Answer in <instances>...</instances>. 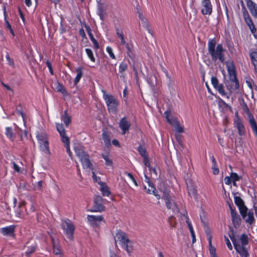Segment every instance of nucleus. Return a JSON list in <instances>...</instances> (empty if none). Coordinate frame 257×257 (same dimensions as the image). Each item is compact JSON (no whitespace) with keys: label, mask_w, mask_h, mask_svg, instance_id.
<instances>
[{"label":"nucleus","mask_w":257,"mask_h":257,"mask_svg":"<svg viewBox=\"0 0 257 257\" xmlns=\"http://www.w3.org/2000/svg\"><path fill=\"white\" fill-rule=\"evenodd\" d=\"M228 235L231 239L235 249L241 257H249L248 249L249 248L248 244V237L244 233L240 236L234 234L233 229L230 227Z\"/></svg>","instance_id":"1"},{"label":"nucleus","mask_w":257,"mask_h":257,"mask_svg":"<svg viewBox=\"0 0 257 257\" xmlns=\"http://www.w3.org/2000/svg\"><path fill=\"white\" fill-rule=\"evenodd\" d=\"M216 41L215 39L210 40L208 42V53L211 56L213 61H216L218 59L220 62L224 63L225 57L224 53L225 50L222 44H218L215 49Z\"/></svg>","instance_id":"2"},{"label":"nucleus","mask_w":257,"mask_h":257,"mask_svg":"<svg viewBox=\"0 0 257 257\" xmlns=\"http://www.w3.org/2000/svg\"><path fill=\"white\" fill-rule=\"evenodd\" d=\"M74 151L79 158L84 168H91L92 164L91 163L89 155L81 147H75Z\"/></svg>","instance_id":"3"},{"label":"nucleus","mask_w":257,"mask_h":257,"mask_svg":"<svg viewBox=\"0 0 257 257\" xmlns=\"http://www.w3.org/2000/svg\"><path fill=\"white\" fill-rule=\"evenodd\" d=\"M103 98L106 103L109 112L116 113L118 105L117 99L111 94H103Z\"/></svg>","instance_id":"4"},{"label":"nucleus","mask_w":257,"mask_h":257,"mask_svg":"<svg viewBox=\"0 0 257 257\" xmlns=\"http://www.w3.org/2000/svg\"><path fill=\"white\" fill-rule=\"evenodd\" d=\"M241 7H242V11L243 17L244 20V21L247 26L249 27L251 32L253 34L254 36L255 37V33L256 31V29L255 27L253 24V22L252 20V19L249 15L247 10H246L245 5L243 2L241 1Z\"/></svg>","instance_id":"5"},{"label":"nucleus","mask_w":257,"mask_h":257,"mask_svg":"<svg viewBox=\"0 0 257 257\" xmlns=\"http://www.w3.org/2000/svg\"><path fill=\"white\" fill-rule=\"evenodd\" d=\"M37 138L42 151L49 153V142L47 135L45 133H38Z\"/></svg>","instance_id":"6"},{"label":"nucleus","mask_w":257,"mask_h":257,"mask_svg":"<svg viewBox=\"0 0 257 257\" xmlns=\"http://www.w3.org/2000/svg\"><path fill=\"white\" fill-rule=\"evenodd\" d=\"M105 200L103 199L100 195L95 196L94 198L93 209L91 212H102L105 209L104 206Z\"/></svg>","instance_id":"7"},{"label":"nucleus","mask_w":257,"mask_h":257,"mask_svg":"<svg viewBox=\"0 0 257 257\" xmlns=\"http://www.w3.org/2000/svg\"><path fill=\"white\" fill-rule=\"evenodd\" d=\"M62 227L68 238L72 241L75 228L74 225L70 221H65L62 223Z\"/></svg>","instance_id":"8"},{"label":"nucleus","mask_w":257,"mask_h":257,"mask_svg":"<svg viewBox=\"0 0 257 257\" xmlns=\"http://www.w3.org/2000/svg\"><path fill=\"white\" fill-rule=\"evenodd\" d=\"M211 83L213 87L222 96H225L227 98H229V96L227 95V93L224 89V86L222 84H219L217 77L212 76L211 77Z\"/></svg>","instance_id":"9"},{"label":"nucleus","mask_w":257,"mask_h":257,"mask_svg":"<svg viewBox=\"0 0 257 257\" xmlns=\"http://www.w3.org/2000/svg\"><path fill=\"white\" fill-rule=\"evenodd\" d=\"M201 13L203 15H210L212 11V6L210 0H202L201 5Z\"/></svg>","instance_id":"10"},{"label":"nucleus","mask_w":257,"mask_h":257,"mask_svg":"<svg viewBox=\"0 0 257 257\" xmlns=\"http://www.w3.org/2000/svg\"><path fill=\"white\" fill-rule=\"evenodd\" d=\"M25 248L26 249V255L27 257H30L31 254L36 251L37 245L34 241H29L26 243Z\"/></svg>","instance_id":"11"},{"label":"nucleus","mask_w":257,"mask_h":257,"mask_svg":"<svg viewBox=\"0 0 257 257\" xmlns=\"http://www.w3.org/2000/svg\"><path fill=\"white\" fill-rule=\"evenodd\" d=\"M87 220L89 224L93 226H97L99 225L100 222L104 221V218L102 215H87Z\"/></svg>","instance_id":"12"},{"label":"nucleus","mask_w":257,"mask_h":257,"mask_svg":"<svg viewBox=\"0 0 257 257\" xmlns=\"http://www.w3.org/2000/svg\"><path fill=\"white\" fill-rule=\"evenodd\" d=\"M247 8L248 9L251 15L257 19V4L254 3L252 0H245Z\"/></svg>","instance_id":"13"},{"label":"nucleus","mask_w":257,"mask_h":257,"mask_svg":"<svg viewBox=\"0 0 257 257\" xmlns=\"http://www.w3.org/2000/svg\"><path fill=\"white\" fill-rule=\"evenodd\" d=\"M115 237L117 238V239L115 238V244L116 247L117 246L116 243L117 241H120L121 244H122L123 242H125V241H128V238L127 237L126 234L120 230L117 231V232L116 233Z\"/></svg>","instance_id":"14"},{"label":"nucleus","mask_w":257,"mask_h":257,"mask_svg":"<svg viewBox=\"0 0 257 257\" xmlns=\"http://www.w3.org/2000/svg\"><path fill=\"white\" fill-rule=\"evenodd\" d=\"M186 185L189 195L191 197L196 198L197 195V190L195 189L192 181L189 180L186 182Z\"/></svg>","instance_id":"15"},{"label":"nucleus","mask_w":257,"mask_h":257,"mask_svg":"<svg viewBox=\"0 0 257 257\" xmlns=\"http://www.w3.org/2000/svg\"><path fill=\"white\" fill-rule=\"evenodd\" d=\"M235 127L238 130V134L242 136L245 135V128L241 120L238 118L234 122Z\"/></svg>","instance_id":"16"},{"label":"nucleus","mask_w":257,"mask_h":257,"mask_svg":"<svg viewBox=\"0 0 257 257\" xmlns=\"http://www.w3.org/2000/svg\"><path fill=\"white\" fill-rule=\"evenodd\" d=\"M119 126L122 131V134L124 135L129 130L131 124L125 117H123L120 120Z\"/></svg>","instance_id":"17"},{"label":"nucleus","mask_w":257,"mask_h":257,"mask_svg":"<svg viewBox=\"0 0 257 257\" xmlns=\"http://www.w3.org/2000/svg\"><path fill=\"white\" fill-rule=\"evenodd\" d=\"M227 67L229 79H235L236 77V73L233 62L227 64Z\"/></svg>","instance_id":"18"},{"label":"nucleus","mask_w":257,"mask_h":257,"mask_svg":"<svg viewBox=\"0 0 257 257\" xmlns=\"http://www.w3.org/2000/svg\"><path fill=\"white\" fill-rule=\"evenodd\" d=\"M15 226L11 225L1 229V232L4 235H14Z\"/></svg>","instance_id":"19"},{"label":"nucleus","mask_w":257,"mask_h":257,"mask_svg":"<svg viewBox=\"0 0 257 257\" xmlns=\"http://www.w3.org/2000/svg\"><path fill=\"white\" fill-rule=\"evenodd\" d=\"M85 28L86 29V31L87 32L88 35L90 40L94 44V48L96 49H99V46L98 43L95 40V39L94 38L92 34L91 33V29L90 27L88 26L85 25Z\"/></svg>","instance_id":"20"},{"label":"nucleus","mask_w":257,"mask_h":257,"mask_svg":"<svg viewBox=\"0 0 257 257\" xmlns=\"http://www.w3.org/2000/svg\"><path fill=\"white\" fill-rule=\"evenodd\" d=\"M125 250L127 251L129 255H131V252L134 249L132 242L128 239V241H125L122 244Z\"/></svg>","instance_id":"21"},{"label":"nucleus","mask_w":257,"mask_h":257,"mask_svg":"<svg viewBox=\"0 0 257 257\" xmlns=\"http://www.w3.org/2000/svg\"><path fill=\"white\" fill-rule=\"evenodd\" d=\"M102 137L104 143L105 147L106 148H109L111 146V143L108 132L103 131L102 134Z\"/></svg>","instance_id":"22"},{"label":"nucleus","mask_w":257,"mask_h":257,"mask_svg":"<svg viewBox=\"0 0 257 257\" xmlns=\"http://www.w3.org/2000/svg\"><path fill=\"white\" fill-rule=\"evenodd\" d=\"M230 88L229 89L230 93H232V89H239V84L237 77L235 79H229Z\"/></svg>","instance_id":"23"},{"label":"nucleus","mask_w":257,"mask_h":257,"mask_svg":"<svg viewBox=\"0 0 257 257\" xmlns=\"http://www.w3.org/2000/svg\"><path fill=\"white\" fill-rule=\"evenodd\" d=\"M25 202L21 203L19 205V209L16 212V215L20 218H24L25 216L24 210H25Z\"/></svg>","instance_id":"24"},{"label":"nucleus","mask_w":257,"mask_h":257,"mask_svg":"<svg viewBox=\"0 0 257 257\" xmlns=\"http://www.w3.org/2000/svg\"><path fill=\"white\" fill-rule=\"evenodd\" d=\"M115 31L118 38H120L121 40V44L122 45H126V42L124 39V36L121 30L119 29L118 27H115Z\"/></svg>","instance_id":"25"},{"label":"nucleus","mask_w":257,"mask_h":257,"mask_svg":"<svg viewBox=\"0 0 257 257\" xmlns=\"http://www.w3.org/2000/svg\"><path fill=\"white\" fill-rule=\"evenodd\" d=\"M62 120L66 126H68L71 122V117L69 116L67 113V110L64 112V114L62 116Z\"/></svg>","instance_id":"26"},{"label":"nucleus","mask_w":257,"mask_h":257,"mask_svg":"<svg viewBox=\"0 0 257 257\" xmlns=\"http://www.w3.org/2000/svg\"><path fill=\"white\" fill-rule=\"evenodd\" d=\"M250 58L252 63L257 73V51H253L250 54Z\"/></svg>","instance_id":"27"},{"label":"nucleus","mask_w":257,"mask_h":257,"mask_svg":"<svg viewBox=\"0 0 257 257\" xmlns=\"http://www.w3.org/2000/svg\"><path fill=\"white\" fill-rule=\"evenodd\" d=\"M249 123L253 133L257 132V124L252 115L249 118Z\"/></svg>","instance_id":"28"},{"label":"nucleus","mask_w":257,"mask_h":257,"mask_svg":"<svg viewBox=\"0 0 257 257\" xmlns=\"http://www.w3.org/2000/svg\"><path fill=\"white\" fill-rule=\"evenodd\" d=\"M52 242L53 244V252L55 255H60L62 254V250L61 247L54 243V239L51 237Z\"/></svg>","instance_id":"29"},{"label":"nucleus","mask_w":257,"mask_h":257,"mask_svg":"<svg viewBox=\"0 0 257 257\" xmlns=\"http://www.w3.org/2000/svg\"><path fill=\"white\" fill-rule=\"evenodd\" d=\"M77 76L74 79V83L75 84H77L83 75L82 69L81 67H78L76 70Z\"/></svg>","instance_id":"30"},{"label":"nucleus","mask_w":257,"mask_h":257,"mask_svg":"<svg viewBox=\"0 0 257 257\" xmlns=\"http://www.w3.org/2000/svg\"><path fill=\"white\" fill-rule=\"evenodd\" d=\"M245 221L249 224H251L254 221L253 213L252 212L249 211L246 215V217L244 219Z\"/></svg>","instance_id":"31"},{"label":"nucleus","mask_w":257,"mask_h":257,"mask_svg":"<svg viewBox=\"0 0 257 257\" xmlns=\"http://www.w3.org/2000/svg\"><path fill=\"white\" fill-rule=\"evenodd\" d=\"M102 157L104 159L105 161V165L108 166H111L113 164V162L111 159L109 157V154L108 153L106 154H102Z\"/></svg>","instance_id":"32"},{"label":"nucleus","mask_w":257,"mask_h":257,"mask_svg":"<svg viewBox=\"0 0 257 257\" xmlns=\"http://www.w3.org/2000/svg\"><path fill=\"white\" fill-rule=\"evenodd\" d=\"M209 246L210 249L209 251L211 254V257H217L216 253V249L215 247H213L211 243V236H210L209 238Z\"/></svg>","instance_id":"33"},{"label":"nucleus","mask_w":257,"mask_h":257,"mask_svg":"<svg viewBox=\"0 0 257 257\" xmlns=\"http://www.w3.org/2000/svg\"><path fill=\"white\" fill-rule=\"evenodd\" d=\"M240 213L243 219H245L246 217L247 208L244 204L242 205L240 207H238Z\"/></svg>","instance_id":"34"},{"label":"nucleus","mask_w":257,"mask_h":257,"mask_svg":"<svg viewBox=\"0 0 257 257\" xmlns=\"http://www.w3.org/2000/svg\"><path fill=\"white\" fill-rule=\"evenodd\" d=\"M100 191L103 196H108L110 194L109 188L106 185H102L100 188Z\"/></svg>","instance_id":"35"},{"label":"nucleus","mask_w":257,"mask_h":257,"mask_svg":"<svg viewBox=\"0 0 257 257\" xmlns=\"http://www.w3.org/2000/svg\"><path fill=\"white\" fill-rule=\"evenodd\" d=\"M149 188H148V189L146 191L149 194L153 193L157 197V199H159L160 198V196L159 195H158L156 193V188L153 186V184L149 185Z\"/></svg>","instance_id":"36"},{"label":"nucleus","mask_w":257,"mask_h":257,"mask_svg":"<svg viewBox=\"0 0 257 257\" xmlns=\"http://www.w3.org/2000/svg\"><path fill=\"white\" fill-rule=\"evenodd\" d=\"M56 89L57 92H61L63 95H66L67 94L66 89L64 88V86L60 83H58L56 86Z\"/></svg>","instance_id":"37"},{"label":"nucleus","mask_w":257,"mask_h":257,"mask_svg":"<svg viewBox=\"0 0 257 257\" xmlns=\"http://www.w3.org/2000/svg\"><path fill=\"white\" fill-rule=\"evenodd\" d=\"M125 46H126V49H127L126 53H127V55L129 56V57L131 59H132V60L134 59L135 57V55L132 49L130 47V46L128 45V44H126L125 45Z\"/></svg>","instance_id":"38"},{"label":"nucleus","mask_w":257,"mask_h":257,"mask_svg":"<svg viewBox=\"0 0 257 257\" xmlns=\"http://www.w3.org/2000/svg\"><path fill=\"white\" fill-rule=\"evenodd\" d=\"M138 151L142 157L148 156L146 149L143 145L139 146Z\"/></svg>","instance_id":"39"},{"label":"nucleus","mask_w":257,"mask_h":257,"mask_svg":"<svg viewBox=\"0 0 257 257\" xmlns=\"http://www.w3.org/2000/svg\"><path fill=\"white\" fill-rule=\"evenodd\" d=\"M6 135L11 140H14L15 138V135L13 132L12 128L10 127H8L6 128Z\"/></svg>","instance_id":"40"},{"label":"nucleus","mask_w":257,"mask_h":257,"mask_svg":"<svg viewBox=\"0 0 257 257\" xmlns=\"http://www.w3.org/2000/svg\"><path fill=\"white\" fill-rule=\"evenodd\" d=\"M56 127L58 132L59 133L60 136L65 135V131L62 124H56Z\"/></svg>","instance_id":"41"},{"label":"nucleus","mask_w":257,"mask_h":257,"mask_svg":"<svg viewBox=\"0 0 257 257\" xmlns=\"http://www.w3.org/2000/svg\"><path fill=\"white\" fill-rule=\"evenodd\" d=\"M234 202L235 204L238 207H240L241 206H242V205L244 204L243 201L239 196H234Z\"/></svg>","instance_id":"42"},{"label":"nucleus","mask_w":257,"mask_h":257,"mask_svg":"<svg viewBox=\"0 0 257 257\" xmlns=\"http://www.w3.org/2000/svg\"><path fill=\"white\" fill-rule=\"evenodd\" d=\"M127 69V64L124 62H122L119 66V72L120 73H122L123 72Z\"/></svg>","instance_id":"43"},{"label":"nucleus","mask_w":257,"mask_h":257,"mask_svg":"<svg viewBox=\"0 0 257 257\" xmlns=\"http://www.w3.org/2000/svg\"><path fill=\"white\" fill-rule=\"evenodd\" d=\"M61 137V141L64 144L65 146H68L70 145V140L69 138L65 135L60 136Z\"/></svg>","instance_id":"44"},{"label":"nucleus","mask_w":257,"mask_h":257,"mask_svg":"<svg viewBox=\"0 0 257 257\" xmlns=\"http://www.w3.org/2000/svg\"><path fill=\"white\" fill-rule=\"evenodd\" d=\"M85 51L91 61L94 62L95 61V59L93 56L92 50L90 49L87 48L85 49Z\"/></svg>","instance_id":"45"},{"label":"nucleus","mask_w":257,"mask_h":257,"mask_svg":"<svg viewBox=\"0 0 257 257\" xmlns=\"http://www.w3.org/2000/svg\"><path fill=\"white\" fill-rule=\"evenodd\" d=\"M232 221L235 227L238 226L240 223V218L239 216L232 218Z\"/></svg>","instance_id":"46"},{"label":"nucleus","mask_w":257,"mask_h":257,"mask_svg":"<svg viewBox=\"0 0 257 257\" xmlns=\"http://www.w3.org/2000/svg\"><path fill=\"white\" fill-rule=\"evenodd\" d=\"M242 109L245 113H246L248 116V118H250V115H252L251 113L250 112V110L249 108L248 107L246 103L244 102H243V104L242 105Z\"/></svg>","instance_id":"47"},{"label":"nucleus","mask_w":257,"mask_h":257,"mask_svg":"<svg viewBox=\"0 0 257 257\" xmlns=\"http://www.w3.org/2000/svg\"><path fill=\"white\" fill-rule=\"evenodd\" d=\"M4 15H5V25H6V28L8 29V30L12 28L11 25L9 22L8 20L7 19V13H6V8H4Z\"/></svg>","instance_id":"48"},{"label":"nucleus","mask_w":257,"mask_h":257,"mask_svg":"<svg viewBox=\"0 0 257 257\" xmlns=\"http://www.w3.org/2000/svg\"><path fill=\"white\" fill-rule=\"evenodd\" d=\"M164 115H165V118L167 119V121L171 124H172V122L170 119L169 117L171 115V110H167L164 112Z\"/></svg>","instance_id":"49"},{"label":"nucleus","mask_w":257,"mask_h":257,"mask_svg":"<svg viewBox=\"0 0 257 257\" xmlns=\"http://www.w3.org/2000/svg\"><path fill=\"white\" fill-rule=\"evenodd\" d=\"M143 158H144L143 162H144L145 165L146 167H148L150 170H151L152 167H151L150 164L148 156L143 157Z\"/></svg>","instance_id":"50"},{"label":"nucleus","mask_w":257,"mask_h":257,"mask_svg":"<svg viewBox=\"0 0 257 257\" xmlns=\"http://www.w3.org/2000/svg\"><path fill=\"white\" fill-rule=\"evenodd\" d=\"M169 222L171 227H175L176 225V219L174 216H171L169 219Z\"/></svg>","instance_id":"51"},{"label":"nucleus","mask_w":257,"mask_h":257,"mask_svg":"<svg viewBox=\"0 0 257 257\" xmlns=\"http://www.w3.org/2000/svg\"><path fill=\"white\" fill-rule=\"evenodd\" d=\"M170 198H171L169 192L168 190L165 189L163 191V194L162 196V198H163L164 200L169 199Z\"/></svg>","instance_id":"52"},{"label":"nucleus","mask_w":257,"mask_h":257,"mask_svg":"<svg viewBox=\"0 0 257 257\" xmlns=\"http://www.w3.org/2000/svg\"><path fill=\"white\" fill-rule=\"evenodd\" d=\"M176 122V130L178 133H181L184 132V128L183 126H181L179 122L177 121H175Z\"/></svg>","instance_id":"53"},{"label":"nucleus","mask_w":257,"mask_h":257,"mask_svg":"<svg viewBox=\"0 0 257 257\" xmlns=\"http://www.w3.org/2000/svg\"><path fill=\"white\" fill-rule=\"evenodd\" d=\"M230 177L232 179L233 182H236L240 179V177L235 173H231L230 174Z\"/></svg>","instance_id":"54"},{"label":"nucleus","mask_w":257,"mask_h":257,"mask_svg":"<svg viewBox=\"0 0 257 257\" xmlns=\"http://www.w3.org/2000/svg\"><path fill=\"white\" fill-rule=\"evenodd\" d=\"M106 51L107 52V53L109 54L110 57L113 59H115V55H114L113 52H112V50L111 49V47H107L106 48Z\"/></svg>","instance_id":"55"},{"label":"nucleus","mask_w":257,"mask_h":257,"mask_svg":"<svg viewBox=\"0 0 257 257\" xmlns=\"http://www.w3.org/2000/svg\"><path fill=\"white\" fill-rule=\"evenodd\" d=\"M189 230L190 231V233H191V236L192 237V242L194 243L196 241V237H195L194 231L193 229V227L190 226V227H189Z\"/></svg>","instance_id":"56"},{"label":"nucleus","mask_w":257,"mask_h":257,"mask_svg":"<svg viewBox=\"0 0 257 257\" xmlns=\"http://www.w3.org/2000/svg\"><path fill=\"white\" fill-rule=\"evenodd\" d=\"M224 239H225V241L226 242V245L228 247V248L230 249V250H232V246L231 244V242H230L228 238L226 236H224Z\"/></svg>","instance_id":"57"},{"label":"nucleus","mask_w":257,"mask_h":257,"mask_svg":"<svg viewBox=\"0 0 257 257\" xmlns=\"http://www.w3.org/2000/svg\"><path fill=\"white\" fill-rule=\"evenodd\" d=\"M125 174H126L132 179V180L133 181V182L134 183V184H135V185L136 186H138L136 180L135 179V178L134 177L133 175L131 173L125 172Z\"/></svg>","instance_id":"58"},{"label":"nucleus","mask_w":257,"mask_h":257,"mask_svg":"<svg viewBox=\"0 0 257 257\" xmlns=\"http://www.w3.org/2000/svg\"><path fill=\"white\" fill-rule=\"evenodd\" d=\"M166 206L168 208L171 209L172 206V202L171 198H170L169 199L165 200Z\"/></svg>","instance_id":"59"},{"label":"nucleus","mask_w":257,"mask_h":257,"mask_svg":"<svg viewBox=\"0 0 257 257\" xmlns=\"http://www.w3.org/2000/svg\"><path fill=\"white\" fill-rule=\"evenodd\" d=\"M46 65H47V67H48V68L49 69V71H50V72L51 74V75H53L54 73H53V69H52V66L51 62L49 61H48V60L47 61Z\"/></svg>","instance_id":"60"},{"label":"nucleus","mask_w":257,"mask_h":257,"mask_svg":"<svg viewBox=\"0 0 257 257\" xmlns=\"http://www.w3.org/2000/svg\"><path fill=\"white\" fill-rule=\"evenodd\" d=\"M43 182L42 181H39L37 185L35 187V190H41L42 187Z\"/></svg>","instance_id":"61"},{"label":"nucleus","mask_w":257,"mask_h":257,"mask_svg":"<svg viewBox=\"0 0 257 257\" xmlns=\"http://www.w3.org/2000/svg\"><path fill=\"white\" fill-rule=\"evenodd\" d=\"M16 110L19 114H21L23 117L24 116V114L23 113L22 106L21 105H20L19 107H17Z\"/></svg>","instance_id":"62"},{"label":"nucleus","mask_w":257,"mask_h":257,"mask_svg":"<svg viewBox=\"0 0 257 257\" xmlns=\"http://www.w3.org/2000/svg\"><path fill=\"white\" fill-rule=\"evenodd\" d=\"M176 138L178 143L181 145L182 144V136L181 135H176Z\"/></svg>","instance_id":"63"},{"label":"nucleus","mask_w":257,"mask_h":257,"mask_svg":"<svg viewBox=\"0 0 257 257\" xmlns=\"http://www.w3.org/2000/svg\"><path fill=\"white\" fill-rule=\"evenodd\" d=\"M13 165V168L17 172H20V167L16 164V163L15 162H12Z\"/></svg>","instance_id":"64"}]
</instances>
